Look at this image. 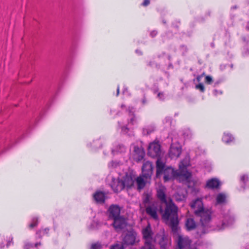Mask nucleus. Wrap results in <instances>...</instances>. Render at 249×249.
<instances>
[{"label":"nucleus","instance_id":"obj_52","mask_svg":"<svg viewBox=\"0 0 249 249\" xmlns=\"http://www.w3.org/2000/svg\"><path fill=\"white\" fill-rule=\"evenodd\" d=\"M197 80H198V81H199V77H198L197 78Z\"/></svg>","mask_w":249,"mask_h":249},{"label":"nucleus","instance_id":"obj_53","mask_svg":"<svg viewBox=\"0 0 249 249\" xmlns=\"http://www.w3.org/2000/svg\"><path fill=\"white\" fill-rule=\"evenodd\" d=\"M171 56L170 55L168 56L169 59H170Z\"/></svg>","mask_w":249,"mask_h":249},{"label":"nucleus","instance_id":"obj_16","mask_svg":"<svg viewBox=\"0 0 249 249\" xmlns=\"http://www.w3.org/2000/svg\"><path fill=\"white\" fill-rule=\"evenodd\" d=\"M181 153L180 147L171 146L169 151V155L171 158H178Z\"/></svg>","mask_w":249,"mask_h":249},{"label":"nucleus","instance_id":"obj_3","mask_svg":"<svg viewBox=\"0 0 249 249\" xmlns=\"http://www.w3.org/2000/svg\"><path fill=\"white\" fill-rule=\"evenodd\" d=\"M190 206L194 210L196 216L199 218L201 226L204 228L210 227L212 211L211 209L204 207L202 199H196L191 203Z\"/></svg>","mask_w":249,"mask_h":249},{"label":"nucleus","instance_id":"obj_18","mask_svg":"<svg viewBox=\"0 0 249 249\" xmlns=\"http://www.w3.org/2000/svg\"><path fill=\"white\" fill-rule=\"evenodd\" d=\"M93 197L97 203H103L105 200V194L101 191L97 192L94 194Z\"/></svg>","mask_w":249,"mask_h":249},{"label":"nucleus","instance_id":"obj_35","mask_svg":"<svg viewBox=\"0 0 249 249\" xmlns=\"http://www.w3.org/2000/svg\"><path fill=\"white\" fill-rule=\"evenodd\" d=\"M248 178H249L247 175H244L241 177L240 180L244 183H245L247 181H248Z\"/></svg>","mask_w":249,"mask_h":249},{"label":"nucleus","instance_id":"obj_37","mask_svg":"<svg viewBox=\"0 0 249 249\" xmlns=\"http://www.w3.org/2000/svg\"><path fill=\"white\" fill-rule=\"evenodd\" d=\"M121 129H122V132L124 134H127L129 131V129L126 126H122L121 127Z\"/></svg>","mask_w":249,"mask_h":249},{"label":"nucleus","instance_id":"obj_17","mask_svg":"<svg viewBox=\"0 0 249 249\" xmlns=\"http://www.w3.org/2000/svg\"><path fill=\"white\" fill-rule=\"evenodd\" d=\"M128 112L130 119L128 120V124L133 125L137 123V120L134 115V108L133 107H129L127 110Z\"/></svg>","mask_w":249,"mask_h":249},{"label":"nucleus","instance_id":"obj_34","mask_svg":"<svg viewBox=\"0 0 249 249\" xmlns=\"http://www.w3.org/2000/svg\"><path fill=\"white\" fill-rule=\"evenodd\" d=\"M213 82L212 77L209 75L205 77V82L208 84H211Z\"/></svg>","mask_w":249,"mask_h":249},{"label":"nucleus","instance_id":"obj_38","mask_svg":"<svg viewBox=\"0 0 249 249\" xmlns=\"http://www.w3.org/2000/svg\"><path fill=\"white\" fill-rule=\"evenodd\" d=\"M13 237H10L9 239V240L7 241V247H9L11 245H13Z\"/></svg>","mask_w":249,"mask_h":249},{"label":"nucleus","instance_id":"obj_10","mask_svg":"<svg viewBox=\"0 0 249 249\" xmlns=\"http://www.w3.org/2000/svg\"><path fill=\"white\" fill-rule=\"evenodd\" d=\"M153 170V166L150 161H146L143 163L142 167V177L145 179L150 178Z\"/></svg>","mask_w":249,"mask_h":249},{"label":"nucleus","instance_id":"obj_41","mask_svg":"<svg viewBox=\"0 0 249 249\" xmlns=\"http://www.w3.org/2000/svg\"><path fill=\"white\" fill-rule=\"evenodd\" d=\"M150 3L149 0H144L142 5L144 6H147Z\"/></svg>","mask_w":249,"mask_h":249},{"label":"nucleus","instance_id":"obj_22","mask_svg":"<svg viewBox=\"0 0 249 249\" xmlns=\"http://www.w3.org/2000/svg\"><path fill=\"white\" fill-rule=\"evenodd\" d=\"M135 180L137 185V188L139 190L142 189L145 187L146 182L142 177H138Z\"/></svg>","mask_w":249,"mask_h":249},{"label":"nucleus","instance_id":"obj_32","mask_svg":"<svg viewBox=\"0 0 249 249\" xmlns=\"http://www.w3.org/2000/svg\"><path fill=\"white\" fill-rule=\"evenodd\" d=\"M144 249H156L154 243L150 244V245H144L143 247Z\"/></svg>","mask_w":249,"mask_h":249},{"label":"nucleus","instance_id":"obj_24","mask_svg":"<svg viewBox=\"0 0 249 249\" xmlns=\"http://www.w3.org/2000/svg\"><path fill=\"white\" fill-rule=\"evenodd\" d=\"M155 127L154 125L151 124L143 128L142 133L143 135H147L154 132Z\"/></svg>","mask_w":249,"mask_h":249},{"label":"nucleus","instance_id":"obj_20","mask_svg":"<svg viewBox=\"0 0 249 249\" xmlns=\"http://www.w3.org/2000/svg\"><path fill=\"white\" fill-rule=\"evenodd\" d=\"M134 152H135V156H137L138 160H142L145 155L143 150L138 146H134Z\"/></svg>","mask_w":249,"mask_h":249},{"label":"nucleus","instance_id":"obj_50","mask_svg":"<svg viewBox=\"0 0 249 249\" xmlns=\"http://www.w3.org/2000/svg\"><path fill=\"white\" fill-rule=\"evenodd\" d=\"M225 223H223V228H225Z\"/></svg>","mask_w":249,"mask_h":249},{"label":"nucleus","instance_id":"obj_1","mask_svg":"<svg viewBox=\"0 0 249 249\" xmlns=\"http://www.w3.org/2000/svg\"><path fill=\"white\" fill-rule=\"evenodd\" d=\"M166 188L163 187H160L157 191V196L161 203L166 205L165 211L162 214L164 219L169 220V225L173 232H176L178 231V224L177 206L174 204L172 199H167L166 196Z\"/></svg>","mask_w":249,"mask_h":249},{"label":"nucleus","instance_id":"obj_28","mask_svg":"<svg viewBox=\"0 0 249 249\" xmlns=\"http://www.w3.org/2000/svg\"><path fill=\"white\" fill-rule=\"evenodd\" d=\"M125 246L122 242L121 244L117 243L110 247V249H124Z\"/></svg>","mask_w":249,"mask_h":249},{"label":"nucleus","instance_id":"obj_23","mask_svg":"<svg viewBox=\"0 0 249 249\" xmlns=\"http://www.w3.org/2000/svg\"><path fill=\"white\" fill-rule=\"evenodd\" d=\"M126 151V147L123 144H119L117 145L115 148L112 150V153L115 155L118 153H124Z\"/></svg>","mask_w":249,"mask_h":249},{"label":"nucleus","instance_id":"obj_11","mask_svg":"<svg viewBox=\"0 0 249 249\" xmlns=\"http://www.w3.org/2000/svg\"><path fill=\"white\" fill-rule=\"evenodd\" d=\"M191 242L187 237L179 235L177 239V248L176 249H188Z\"/></svg>","mask_w":249,"mask_h":249},{"label":"nucleus","instance_id":"obj_27","mask_svg":"<svg viewBox=\"0 0 249 249\" xmlns=\"http://www.w3.org/2000/svg\"><path fill=\"white\" fill-rule=\"evenodd\" d=\"M49 229L45 228L43 230H39L36 231V235L38 236L39 238H41L42 236L48 233Z\"/></svg>","mask_w":249,"mask_h":249},{"label":"nucleus","instance_id":"obj_14","mask_svg":"<svg viewBox=\"0 0 249 249\" xmlns=\"http://www.w3.org/2000/svg\"><path fill=\"white\" fill-rule=\"evenodd\" d=\"M122 180L123 184L124 185V188L125 187L130 188L133 186L135 178L132 174H127Z\"/></svg>","mask_w":249,"mask_h":249},{"label":"nucleus","instance_id":"obj_8","mask_svg":"<svg viewBox=\"0 0 249 249\" xmlns=\"http://www.w3.org/2000/svg\"><path fill=\"white\" fill-rule=\"evenodd\" d=\"M161 153L160 145L159 142L154 141L149 144L148 154L152 157H159Z\"/></svg>","mask_w":249,"mask_h":249},{"label":"nucleus","instance_id":"obj_19","mask_svg":"<svg viewBox=\"0 0 249 249\" xmlns=\"http://www.w3.org/2000/svg\"><path fill=\"white\" fill-rule=\"evenodd\" d=\"M220 185V182L216 178H212L207 182L206 186L211 189L217 188Z\"/></svg>","mask_w":249,"mask_h":249},{"label":"nucleus","instance_id":"obj_46","mask_svg":"<svg viewBox=\"0 0 249 249\" xmlns=\"http://www.w3.org/2000/svg\"><path fill=\"white\" fill-rule=\"evenodd\" d=\"M119 94V87L118 86L117 89V96H118Z\"/></svg>","mask_w":249,"mask_h":249},{"label":"nucleus","instance_id":"obj_21","mask_svg":"<svg viewBox=\"0 0 249 249\" xmlns=\"http://www.w3.org/2000/svg\"><path fill=\"white\" fill-rule=\"evenodd\" d=\"M185 226L187 230L191 231L196 228V224L194 219L192 218H187L186 221Z\"/></svg>","mask_w":249,"mask_h":249},{"label":"nucleus","instance_id":"obj_12","mask_svg":"<svg viewBox=\"0 0 249 249\" xmlns=\"http://www.w3.org/2000/svg\"><path fill=\"white\" fill-rule=\"evenodd\" d=\"M158 237H160L159 241V244L160 246V249H168L171 244V239L166 235L164 233L162 234L157 235Z\"/></svg>","mask_w":249,"mask_h":249},{"label":"nucleus","instance_id":"obj_47","mask_svg":"<svg viewBox=\"0 0 249 249\" xmlns=\"http://www.w3.org/2000/svg\"><path fill=\"white\" fill-rule=\"evenodd\" d=\"M211 46L213 48L214 47V44L213 42H212L211 44Z\"/></svg>","mask_w":249,"mask_h":249},{"label":"nucleus","instance_id":"obj_31","mask_svg":"<svg viewBox=\"0 0 249 249\" xmlns=\"http://www.w3.org/2000/svg\"><path fill=\"white\" fill-rule=\"evenodd\" d=\"M196 88L197 89L200 90L202 92H203L205 90L204 87L202 83H199L196 86Z\"/></svg>","mask_w":249,"mask_h":249},{"label":"nucleus","instance_id":"obj_2","mask_svg":"<svg viewBox=\"0 0 249 249\" xmlns=\"http://www.w3.org/2000/svg\"><path fill=\"white\" fill-rule=\"evenodd\" d=\"M182 161L178 170H175L171 167L166 166L165 164L160 159H158L156 161V176L159 177L163 174V179L165 182L168 181L174 178L183 177L188 179L191 177V173L187 170V164H184Z\"/></svg>","mask_w":249,"mask_h":249},{"label":"nucleus","instance_id":"obj_51","mask_svg":"<svg viewBox=\"0 0 249 249\" xmlns=\"http://www.w3.org/2000/svg\"><path fill=\"white\" fill-rule=\"evenodd\" d=\"M232 8L233 9H236V6H234V7H232Z\"/></svg>","mask_w":249,"mask_h":249},{"label":"nucleus","instance_id":"obj_9","mask_svg":"<svg viewBox=\"0 0 249 249\" xmlns=\"http://www.w3.org/2000/svg\"><path fill=\"white\" fill-rule=\"evenodd\" d=\"M120 213L121 209L117 205H111L107 210L108 218L111 220L121 216Z\"/></svg>","mask_w":249,"mask_h":249},{"label":"nucleus","instance_id":"obj_33","mask_svg":"<svg viewBox=\"0 0 249 249\" xmlns=\"http://www.w3.org/2000/svg\"><path fill=\"white\" fill-rule=\"evenodd\" d=\"M101 248V245L100 243H95L92 244L91 246V249H100Z\"/></svg>","mask_w":249,"mask_h":249},{"label":"nucleus","instance_id":"obj_30","mask_svg":"<svg viewBox=\"0 0 249 249\" xmlns=\"http://www.w3.org/2000/svg\"><path fill=\"white\" fill-rule=\"evenodd\" d=\"M38 224V219L36 217H34L32 219V223L30 224L29 227L33 228L37 226Z\"/></svg>","mask_w":249,"mask_h":249},{"label":"nucleus","instance_id":"obj_39","mask_svg":"<svg viewBox=\"0 0 249 249\" xmlns=\"http://www.w3.org/2000/svg\"><path fill=\"white\" fill-rule=\"evenodd\" d=\"M148 65V66H149L150 67H153V66L154 65H155L156 68H160L159 65H158L157 63H155L154 62L150 61V62H149Z\"/></svg>","mask_w":249,"mask_h":249},{"label":"nucleus","instance_id":"obj_15","mask_svg":"<svg viewBox=\"0 0 249 249\" xmlns=\"http://www.w3.org/2000/svg\"><path fill=\"white\" fill-rule=\"evenodd\" d=\"M142 199L144 207L151 205L152 203L156 202L155 201H153L152 195L149 193H144L142 196Z\"/></svg>","mask_w":249,"mask_h":249},{"label":"nucleus","instance_id":"obj_40","mask_svg":"<svg viewBox=\"0 0 249 249\" xmlns=\"http://www.w3.org/2000/svg\"><path fill=\"white\" fill-rule=\"evenodd\" d=\"M158 97L161 100H163L164 99V94L162 92H159L158 94Z\"/></svg>","mask_w":249,"mask_h":249},{"label":"nucleus","instance_id":"obj_48","mask_svg":"<svg viewBox=\"0 0 249 249\" xmlns=\"http://www.w3.org/2000/svg\"><path fill=\"white\" fill-rule=\"evenodd\" d=\"M245 249H249V245H247L245 247Z\"/></svg>","mask_w":249,"mask_h":249},{"label":"nucleus","instance_id":"obj_6","mask_svg":"<svg viewBox=\"0 0 249 249\" xmlns=\"http://www.w3.org/2000/svg\"><path fill=\"white\" fill-rule=\"evenodd\" d=\"M112 220L113 222L111 225L117 232L125 229L127 224V220L124 215L112 219Z\"/></svg>","mask_w":249,"mask_h":249},{"label":"nucleus","instance_id":"obj_49","mask_svg":"<svg viewBox=\"0 0 249 249\" xmlns=\"http://www.w3.org/2000/svg\"><path fill=\"white\" fill-rule=\"evenodd\" d=\"M246 28L248 31H249V26H247Z\"/></svg>","mask_w":249,"mask_h":249},{"label":"nucleus","instance_id":"obj_44","mask_svg":"<svg viewBox=\"0 0 249 249\" xmlns=\"http://www.w3.org/2000/svg\"><path fill=\"white\" fill-rule=\"evenodd\" d=\"M147 103L146 99L145 97H143V98L142 100V103L144 105Z\"/></svg>","mask_w":249,"mask_h":249},{"label":"nucleus","instance_id":"obj_26","mask_svg":"<svg viewBox=\"0 0 249 249\" xmlns=\"http://www.w3.org/2000/svg\"><path fill=\"white\" fill-rule=\"evenodd\" d=\"M233 139V137L229 134H225L222 138L223 141L226 143H229L232 142Z\"/></svg>","mask_w":249,"mask_h":249},{"label":"nucleus","instance_id":"obj_36","mask_svg":"<svg viewBox=\"0 0 249 249\" xmlns=\"http://www.w3.org/2000/svg\"><path fill=\"white\" fill-rule=\"evenodd\" d=\"M33 247V245L30 243L26 242L24 246V249H30Z\"/></svg>","mask_w":249,"mask_h":249},{"label":"nucleus","instance_id":"obj_29","mask_svg":"<svg viewBox=\"0 0 249 249\" xmlns=\"http://www.w3.org/2000/svg\"><path fill=\"white\" fill-rule=\"evenodd\" d=\"M174 197H175L176 201H177L178 202L182 201L184 199V196L180 195L178 193H177L174 195Z\"/></svg>","mask_w":249,"mask_h":249},{"label":"nucleus","instance_id":"obj_54","mask_svg":"<svg viewBox=\"0 0 249 249\" xmlns=\"http://www.w3.org/2000/svg\"><path fill=\"white\" fill-rule=\"evenodd\" d=\"M162 54H163V55H164V54H165V53H162Z\"/></svg>","mask_w":249,"mask_h":249},{"label":"nucleus","instance_id":"obj_4","mask_svg":"<svg viewBox=\"0 0 249 249\" xmlns=\"http://www.w3.org/2000/svg\"><path fill=\"white\" fill-rule=\"evenodd\" d=\"M146 214L151 218L155 220L159 219L158 212L160 211L163 213V210L161 208H158L157 202H154L144 207Z\"/></svg>","mask_w":249,"mask_h":249},{"label":"nucleus","instance_id":"obj_43","mask_svg":"<svg viewBox=\"0 0 249 249\" xmlns=\"http://www.w3.org/2000/svg\"><path fill=\"white\" fill-rule=\"evenodd\" d=\"M234 221V219L233 218H230V222L229 223H228L227 224V225H231Z\"/></svg>","mask_w":249,"mask_h":249},{"label":"nucleus","instance_id":"obj_7","mask_svg":"<svg viewBox=\"0 0 249 249\" xmlns=\"http://www.w3.org/2000/svg\"><path fill=\"white\" fill-rule=\"evenodd\" d=\"M137 234L133 230L127 231L122 239V243L125 246L133 245L136 242Z\"/></svg>","mask_w":249,"mask_h":249},{"label":"nucleus","instance_id":"obj_25","mask_svg":"<svg viewBox=\"0 0 249 249\" xmlns=\"http://www.w3.org/2000/svg\"><path fill=\"white\" fill-rule=\"evenodd\" d=\"M226 200V196L223 193H219L216 196V203L221 204L225 203Z\"/></svg>","mask_w":249,"mask_h":249},{"label":"nucleus","instance_id":"obj_13","mask_svg":"<svg viewBox=\"0 0 249 249\" xmlns=\"http://www.w3.org/2000/svg\"><path fill=\"white\" fill-rule=\"evenodd\" d=\"M110 186L115 193H118L124 189L122 179L112 178Z\"/></svg>","mask_w":249,"mask_h":249},{"label":"nucleus","instance_id":"obj_5","mask_svg":"<svg viewBox=\"0 0 249 249\" xmlns=\"http://www.w3.org/2000/svg\"><path fill=\"white\" fill-rule=\"evenodd\" d=\"M142 238L144 240V245H150V244L155 243V240L153 238L154 233L150 224L142 229Z\"/></svg>","mask_w":249,"mask_h":249},{"label":"nucleus","instance_id":"obj_42","mask_svg":"<svg viewBox=\"0 0 249 249\" xmlns=\"http://www.w3.org/2000/svg\"><path fill=\"white\" fill-rule=\"evenodd\" d=\"M157 32L156 31H153L150 33V36L152 37H154V36H155L157 35Z\"/></svg>","mask_w":249,"mask_h":249},{"label":"nucleus","instance_id":"obj_45","mask_svg":"<svg viewBox=\"0 0 249 249\" xmlns=\"http://www.w3.org/2000/svg\"><path fill=\"white\" fill-rule=\"evenodd\" d=\"M41 245V243L40 242L36 243L35 245V247H37L38 246H40Z\"/></svg>","mask_w":249,"mask_h":249}]
</instances>
